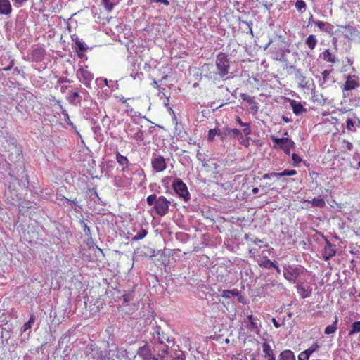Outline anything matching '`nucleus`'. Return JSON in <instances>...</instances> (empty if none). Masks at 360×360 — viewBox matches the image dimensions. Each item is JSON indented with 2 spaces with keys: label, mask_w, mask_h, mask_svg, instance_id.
I'll return each mask as SVG.
<instances>
[{
  "label": "nucleus",
  "mask_w": 360,
  "mask_h": 360,
  "mask_svg": "<svg viewBox=\"0 0 360 360\" xmlns=\"http://www.w3.org/2000/svg\"><path fill=\"white\" fill-rule=\"evenodd\" d=\"M215 65L217 68V72H210L208 77L213 80H217L225 77L229 72L230 63L225 53L219 52L216 56Z\"/></svg>",
  "instance_id": "1"
},
{
  "label": "nucleus",
  "mask_w": 360,
  "mask_h": 360,
  "mask_svg": "<svg viewBox=\"0 0 360 360\" xmlns=\"http://www.w3.org/2000/svg\"><path fill=\"white\" fill-rule=\"evenodd\" d=\"M146 201L148 205H154L153 209L158 216L163 217L168 213L170 201L165 196L158 197L152 194L147 197Z\"/></svg>",
  "instance_id": "2"
},
{
  "label": "nucleus",
  "mask_w": 360,
  "mask_h": 360,
  "mask_svg": "<svg viewBox=\"0 0 360 360\" xmlns=\"http://www.w3.org/2000/svg\"><path fill=\"white\" fill-rule=\"evenodd\" d=\"M285 43L283 41H272V40H270L265 49H266L267 46H271L269 49V53L271 55V58L274 60H278L285 58V52H290L289 49H285Z\"/></svg>",
  "instance_id": "3"
},
{
  "label": "nucleus",
  "mask_w": 360,
  "mask_h": 360,
  "mask_svg": "<svg viewBox=\"0 0 360 360\" xmlns=\"http://www.w3.org/2000/svg\"><path fill=\"white\" fill-rule=\"evenodd\" d=\"M168 345L158 338V340L155 341L153 351H149L148 356L153 360H163L168 353Z\"/></svg>",
  "instance_id": "4"
},
{
  "label": "nucleus",
  "mask_w": 360,
  "mask_h": 360,
  "mask_svg": "<svg viewBox=\"0 0 360 360\" xmlns=\"http://www.w3.org/2000/svg\"><path fill=\"white\" fill-rule=\"evenodd\" d=\"M243 323L248 331L259 334L262 324L259 318L254 316L253 314H249L243 320Z\"/></svg>",
  "instance_id": "5"
},
{
  "label": "nucleus",
  "mask_w": 360,
  "mask_h": 360,
  "mask_svg": "<svg viewBox=\"0 0 360 360\" xmlns=\"http://www.w3.org/2000/svg\"><path fill=\"white\" fill-rule=\"evenodd\" d=\"M306 269L302 266H288L284 271V278L290 282L295 283L296 280L302 276Z\"/></svg>",
  "instance_id": "6"
},
{
  "label": "nucleus",
  "mask_w": 360,
  "mask_h": 360,
  "mask_svg": "<svg viewBox=\"0 0 360 360\" xmlns=\"http://www.w3.org/2000/svg\"><path fill=\"white\" fill-rule=\"evenodd\" d=\"M88 65L81 67L77 72L79 81L87 88H91V82L94 78V74L87 70Z\"/></svg>",
  "instance_id": "7"
},
{
  "label": "nucleus",
  "mask_w": 360,
  "mask_h": 360,
  "mask_svg": "<svg viewBox=\"0 0 360 360\" xmlns=\"http://www.w3.org/2000/svg\"><path fill=\"white\" fill-rule=\"evenodd\" d=\"M271 140L274 143V146H278L286 154L289 155L290 149L295 146V143L289 138H276L271 136Z\"/></svg>",
  "instance_id": "8"
},
{
  "label": "nucleus",
  "mask_w": 360,
  "mask_h": 360,
  "mask_svg": "<svg viewBox=\"0 0 360 360\" xmlns=\"http://www.w3.org/2000/svg\"><path fill=\"white\" fill-rule=\"evenodd\" d=\"M172 187L176 193L184 201H188L190 199V193L188 191L187 186L181 180L177 179L174 181Z\"/></svg>",
  "instance_id": "9"
},
{
  "label": "nucleus",
  "mask_w": 360,
  "mask_h": 360,
  "mask_svg": "<svg viewBox=\"0 0 360 360\" xmlns=\"http://www.w3.org/2000/svg\"><path fill=\"white\" fill-rule=\"evenodd\" d=\"M125 131L131 138L136 141L143 140V134L141 129L136 124H127L125 127Z\"/></svg>",
  "instance_id": "10"
},
{
  "label": "nucleus",
  "mask_w": 360,
  "mask_h": 360,
  "mask_svg": "<svg viewBox=\"0 0 360 360\" xmlns=\"http://www.w3.org/2000/svg\"><path fill=\"white\" fill-rule=\"evenodd\" d=\"M151 165L155 172H162L167 168L166 160L161 155H154L151 159Z\"/></svg>",
  "instance_id": "11"
},
{
  "label": "nucleus",
  "mask_w": 360,
  "mask_h": 360,
  "mask_svg": "<svg viewBox=\"0 0 360 360\" xmlns=\"http://www.w3.org/2000/svg\"><path fill=\"white\" fill-rule=\"evenodd\" d=\"M335 32H341L346 39H352L356 35V28L351 25H339Z\"/></svg>",
  "instance_id": "12"
},
{
  "label": "nucleus",
  "mask_w": 360,
  "mask_h": 360,
  "mask_svg": "<svg viewBox=\"0 0 360 360\" xmlns=\"http://www.w3.org/2000/svg\"><path fill=\"white\" fill-rule=\"evenodd\" d=\"M336 254L335 245L330 243L328 240H326V245L323 250V258L327 261L330 258L335 256Z\"/></svg>",
  "instance_id": "13"
},
{
  "label": "nucleus",
  "mask_w": 360,
  "mask_h": 360,
  "mask_svg": "<svg viewBox=\"0 0 360 360\" xmlns=\"http://www.w3.org/2000/svg\"><path fill=\"white\" fill-rule=\"evenodd\" d=\"M296 288L298 294L302 298L304 299L311 296L312 289L309 285L301 282L297 283Z\"/></svg>",
  "instance_id": "14"
},
{
  "label": "nucleus",
  "mask_w": 360,
  "mask_h": 360,
  "mask_svg": "<svg viewBox=\"0 0 360 360\" xmlns=\"http://www.w3.org/2000/svg\"><path fill=\"white\" fill-rule=\"evenodd\" d=\"M295 79L299 87L305 88L307 86L308 80L307 77L304 75L300 69H295Z\"/></svg>",
  "instance_id": "15"
},
{
  "label": "nucleus",
  "mask_w": 360,
  "mask_h": 360,
  "mask_svg": "<svg viewBox=\"0 0 360 360\" xmlns=\"http://www.w3.org/2000/svg\"><path fill=\"white\" fill-rule=\"evenodd\" d=\"M116 160L120 166H121L122 171L127 172L129 170L130 162L126 156L121 155L118 151L116 153Z\"/></svg>",
  "instance_id": "16"
},
{
  "label": "nucleus",
  "mask_w": 360,
  "mask_h": 360,
  "mask_svg": "<svg viewBox=\"0 0 360 360\" xmlns=\"http://www.w3.org/2000/svg\"><path fill=\"white\" fill-rule=\"evenodd\" d=\"M359 86V82L356 79L352 78V76L347 75V80H346L345 84L343 85L342 89L343 91H348L355 89L356 88H357Z\"/></svg>",
  "instance_id": "17"
},
{
  "label": "nucleus",
  "mask_w": 360,
  "mask_h": 360,
  "mask_svg": "<svg viewBox=\"0 0 360 360\" xmlns=\"http://www.w3.org/2000/svg\"><path fill=\"white\" fill-rule=\"evenodd\" d=\"M262 347L265 360H276L274 351L268 342H264L262 344Z\"/></svg>",
  "instance_id": "18"
},
{
  "label": "nucleus",
  "mask_w": 360,
  "mask_h": 360,
  "mask_svg": "<svg viewBox=\"0 0 360 360\" xmlns=\"http://www.w3.org/2000/svg\"><path fill=\"white\" fill-rule=\"evenodd\" d=\"M319 348V345L317 342H314L305 351L301 352L298 356V360H308L309 356L314 353L316 350Z\"/></svg>",
  "instance_id": "19"
},
{
  "label": "nucleus",
  "mask_w": 360,
  "mask_h": 360,
  "mask_svg": "<svg viewBox=\"0 0 360 360\" xmlns=\"http://www.w3.org/2000/svg\"><path fill=\"white\" fill-rule=\"evenodd\" d=\"M13 8L9 0H0V14L10 15Z\"/></svg>",
  "instance_id": "20"
},
{
  "label": "nucleus",
  "mask_w": 360,
  "mask_h": 360,
  "mask_svg": "<svg viewBox=\"0 0 360 360\" xmlns=\"http://www.w3.org/2000/svg\"><path fill=\"white\" fill-rule=\"evenodd\" d=\"M321 58L327 62L334 64L338 62L336 56L333 54L329 49H326L321 54Z\"/></svg>",
  "instance_id": "21"
},
{
  "label": "nucleus",
  "mask_w": 360,
  "mask_h": 360,
  "mask_svg": "<svg viewBox=\"0 0 360 360\" xmlns=\"http://www.w3.org/2000/svg\"><path fill=\"white\" fill-rule=\"evenodd\" d=\"M290 105L293 112L297 115H300L302 112L306 110L300 102H297L295 100L291 101Z\"/></svg>",
  "instance_id": "22"
},
{
  "label": "nucleus",
  "mask_w": 360,
  "mask_h": 360,
  "mask_svg": "<svg viewBox=\"0 0 360 360\" xmlns=\"http://www.w3.org/2000/svg\"><path fill=\"white\" fill-rule=\"evenodd\" d=\"M224 135L225 136H230L231 138H233V139H240V137L242 136L241 134V131L236 129V128H234V129H230V128H226L225 129V131H224Z\"/></svg>",
  "instance_id": "23"
},
{
  "label": "nucleus",
  "mask_w": 360,
  "mask_h": 360,
  "mask_svg": "<svg viewBox=\"0 0 360 360\" xmlns=\"http://www.w3.org/2000/svg\"><path fill=\"white\" fill-rule=\"evenodd\" d=\"M278 360H295V356L291 350L286 349L280 354Z\"/></svg>",
  "instance_id": "24"
},
{
  "label": "nucleus",
  "mask_w": 360,
  "mask_h": 360,
  "mask_svg": "<svg viewBox=\"0 0 360 360\" xmlns=\"http://www.w3.org/2000/svg\"><path fill=\"white\" fill-rule=\"evenodd\" d=\"M275 264V262L268 259L266 256L264 257L259 262H258V264L260 266H262L268 269L273 268Z\"/></svg>",
  "instance_id": "25"
},
{
  "label": "nucleus",
  "mask_w": 360,
  "mask_h": 360,
  "mask_svg": "<svg viewBox=\"0 0 360 360\" xmlns=\"http://www.w3.org/2000/svg\"><path fill=\"white\" fill-rule=\"evenodd\" d=\"M317 39L315 35L310 34L306 39V44L310 50H313L317 44Z\"/></svg>",
  "instance_id": "26"
},
{
  "label": "nucleus",
  "mask_w": 360,
  "mask_h": 360,
  "mask_svg": "<svg viewBox=\"0 0 360 360\" xmlns=\"http://www.w3.org/2000/svg\"><path fill=\"white\" fill-rule=\"evenodd\" d=\"M236 295H239V290L236 288L232 290H224L221 292V297L227 299L236 297Z\"/></svg>",
  "instance_id": "27"
},
{
  "label": "nucleus",
  "mask_w": 360,
  "mask_h": 360,
  "mask_svg": "<svg viewBox=\"0 0 360 360\" xmlns=\"http://www.w3.org/2000/svg\"><path fill=\"white\" fill-rule=\"evenodd\" d=\"M68 101L70 103L77 105V104H80L82 98L78 92H72L70 96L68 98Z\"/></svg>",
  "instance_id": "28"
},
{
  "label": "nucleus",
  "mask_w": 360,
  "mask_h": 360,
  "mask_svg": "<svg viewBox=\"0 0 360 360\" xmlns=\"http://www.w3.org/2000/svg\"><path fill=\"white\" fill-rule=\"evenodd\" d=\"M338 316H335L333 323L328 326L325 328L324 333L326 335H330V334L335 333L338 328Z\"/></svg>",
  "instance_id": "29"
},
{
  "label": "nucleus",
  "mask_w": 360,
  "mask_h": 360,
  "mask_svg": "<svg viewBox=\"0 0 360 360\" xmlns=\"http://www.w3.org/2000/svg\"><path fill=\"white\" fill-rule=\"evenodd\" d=\"M309 203H311L313 207L323 208L326 206L325 200L323 198H314L312 200H305Z\"/></svg>",
  "instance_id": "30"
},
{
  "label": "nucleus",
  "mask_w": 360,
  "mask_h": 360,
  "mask_svg": "<svg viewBox=\"0 0 360 360\" xmlns=\"http://www.w3.org/2000/svg\"><path fill=\"white\" fill-rule=\"evenodd\" d=\"M360 332V321H356L351 325L348 335L351 336Z\"/></svg>",
  "instance_id": "31"
},
{
  "label": "nucleus",
  "mask_w": 360,
  "mask_h": 360,
  "mask_svg": "<svg viewBox=\"0 0 360 360\" xmlns=\"http://www.w3.org/2000/svg\"><path fill=\"white\" fill-rule=\"evenodd\" d=\"M148 233L146 229L141 228L138 233L132 238L133 240H139L143 239Z\"/></svg>",
  "instance_id": "32"
},
{
  "label": "nucleus",
  "mask_w": 360,
  "mask_h": 360,
  "mask_svg": "<svg viewBox=\"0 0 360 360\" xmlns=\"http://www.w3.org/2000/svg\"><path fill=\"white\" fill-rule=\"evenodd\" d=\"M240 96L243 101H246L250 105L257 104L254 98L248 94H240Z\"/></svg>",
  "instance_id": "33"
},
{
  "label": "nucleus",
  "mask_w": 360,
  "mask_h": 360,
  "mask_svg": "<svg viewBox=\"0 0 360 360\" xmlns=\"http://www.w3.org/2000/svg\"><path fill=\"white\" fill-rule=\"evenodd\" d=\"M101 4L105 7V10L108 12H110L115 6V4L110 2V0H101Z\"/></svg>",
  "instance_id": "34"
},
{
  "label": "nucleus",
  "mask_w": 360,
  "mask_h": 360,
  "mask_svg": "<svg viewBox=\"0 0 360 360\" xmlns=\"http://www.w3.org/2000/svg\"><path fill=\"white\" fill-rule=\"evenodd\" d=\"M75 44L77 46L76 51H79L81 52H84L87 50V47L85 46V44L84 42L82 41L79 39L77 38L75 39Z\"/></svg>",
  "instance_id": "35"
},
{
  "label": "nucleus",
  "mask_w": 360,
  "mask_h": 360,
  "mask_svg": "<svg viewBox=\"0 0 360 360\" xmlns=\"http://www.w3.org/2000/svg\"><path fill=\"white\" fill-rule=\"evenodd\" d=\"M342 148L345 150L351 151L353 150V145L347 140H343L342 142Z\"/></svg>",
  "instance_id": "36"
},
{
  "label": "nucleus",
  "mask_w": 360,
  "mask_h": 360,
  "mask_svg": "<svg viewBox=\"0 0 360 360\" xmlns=\"http://www.w3.org/2000/svg\"><path fill=\"white\" fill-rule=\"evenodd\" d=\"M274 177H275L276 179H279L281 177L280 172H271V173L264 174L262 176L263 179H270Z\"/></svg>",
  "instance_id": "37"
},
{
  "label": "nucleus",
  "mask_w": 360,
  "mask_h": 360,
  "mask_svg": "<svg viewBox=\"0 0 360 360\" xmlns=\"http://www.w3.org/2000/svg\"><path fill=\"white\" fill-rule=\"evenodd\" d=\"M35 321V318L34 315H31L28 321L25 323L23 326V331H26L27 330L30 329L32 326V324H33Z\"/></svg>",
  "instance_id": "38"
},
{
  "label": "nucleus",
  "mask_w": 360,
  "mask_h": 360,
  "mask_svg": "<svg viewBox=\"0 0 360 360\" xmlns=\"http://www.w3.org/2000/svg\"><path fill=\"white\" fill-rule=\"evenodd\" d=\"M281 177L290 176L297 174V171L295 169H285L282 172H280Z\"/></svg>",
  "instance_id": "39"
},
{
  "label": "nucleus",
  "mask_w": 360,
  "mask_h": 360,
  "mask_svg": "<svg viewBox=\"0 0 360 360\" xmlns=\"http://www.w3.org/2000/svg\"><path fill=\"white\" fill-rule=\"evenodd\" d=\"M116 98L118 99L119 101L122 102V103L126 105L127 108L129 107V103H127L128 101L132 100L134 101V98H124L122 95L116 96Z\"/></svg>",
  "instance_id": "40"
},
{
  "label": "nucleus",
  "mask_w": 360,
  "mask_h": 360,
  "mask_svg": "<svg viewBox=\"0 0 360 360\" xmlns=\"http://www.w3.org/2000/svg\"><path fill=\"white\" fill-rule=\"evenodd\" d=\"M295 6L296 9L300 12H302V10L303 9L304 10L307 7L305 2L302 0L297 1L295 3Z\"/></svg>",
  "instance_id": "41"
},
{
  "label": "nucleus",
  "mask_w": 360,
  "mask_h": 360,
  "mask_svg": "<svg viewBox=\"0 0 360 360\" xmlns=\"http://www.w3.org/2000/svg\"><path fill=\"white\" fill-rule=\"evenodd\" d=\"M217 134V131L216 129H210L208 134V139L212 141ZM218 136H220L221 139H224L222 134L220 132L218 133Z\"/></svg>",
  "instance_id": "42"
},
{
  "label": "nucleus",
  "mask_w": 360,
  "mask_h": 360,
  "mask_svg": "<svg viewBox=\"0 0 360 360\" xmlns=\"http://www.w3.org/2000/svg\"><path fill=\"white\" fill-rule=\"evenodd\" d=\"M250 137L246 136L243 138L242 136L240 137V143L245 146V148H248L250 146Z\"/></svg>",
  "instance_id": "43"
},
{
  "label": "nucleus",
  "mask_w": 360,
  "mask_h": 360,
  "mask_svg": "<svg viewBox=\"0 0 360 360\" xmlns=\"http://www.w3.org/2000/svg\"><path fill=\"white\" fill-rule=\"evenodd\" d=\"M62 114L63 115L64 120L67 122V124L72 126L73 124L70 119L68 111L65 109H63Z\"/></svg>",
  "instance_id": "44"
},
{
  "label": "nucleus",
  "mask_w": 360,
  "mask_h": 360,
  "mask_svg": "<svg viewBox=\"0 0 360 360\" xmlns=\"http://www.w3.org/2000/svg\"><path fill=\"white\" fill-rule=\"evenodd\" d=\"M333 72V70H325L322 72V78L324 82H326L328 80V76L331 74Z\"/></svg>",
  "instance_id": "45"
},
{
  "label": "nucleus",
  "mask_w": 360,
  "mask_h": 360,
  "mask_svg": "<svg viewBox=\"0 0 360 360\" xmlns=\"http://www.w3.org/2000/svg\"><path fill=\"white\" fill-rule=\"evenodd\" d=\"M292 159L293 160L294 165H297L302 162V158L296 153L292 154Z\"/></svg>",
  "instance_id": "46"
},
{
  "label": "nucleus",
  "mask_w": 360,
  "mask_h": 360,
  "mask_svg": "<svg viewBox=\"0 0 360 360\" xmlns=\"http://www.w3.org/2000/svg\"><path fill=\"white\" fill-rule=\"evenodd\" d=\"M354 127V124L353 120L351 118H348L346 121V127L349 131H353V127Z\"/></svg>",
  "instance_id": "47"
},
{
  "label": "nucleus",
  "mask_w": 360,
  "mask_h": 360,
  "mask_svg": "<svg viewBox=\"0 0 360 360\" xmlns=\"http://www.w3.org/2000/svg\"><path fill=\"white\" fill-rule=\"evenodd\" d=\"M314 24L322 31H324L326 23L323 21H314Z\"/></svg>",
  "instance_id": "48"
},
{
  "label": "nucleus",
  "mask_w": 360,
  "mask_h": 360,
  "mask_svg": "<svg viewBox=\"0 0 360 360\" xmlns=\"http://www.w3.org/2000/svg\"><path fill=\"white\" fill-rule=\"evenodd\" d=\"M333 28V26L331 24L327 23L324 31L330 34H334Z\"/></svg>",
  "instance_id": "49"
},
{
  "label": "nucleus",
  "mask_w": 360,
  "mask_h": 360,
  "mask_svg": "<svg viewBox=\"0 0 360 360\" xmlns=\"http://www.w3.org/2000/svg\"><path fill=\"white\" fill-rule=\"evenodd\" d=\"M245 127L243 129V132L246 136H248V135H250L251 134V129H250V123H248V126H245Z\"/></svg>",
  "instance_id": "50"
},
{
  "label": "nucleus",
  "mask_w": 360,
  "mask_h": 360,
  "mask_svg": "<svg viewBox=\"0 0 360 360\" xmlns=\"http://www.w3.org/2000/svg\"><path fill=\"white\" fill-rule=\"evenodd\" d=\"M14 64H15V63H14V60H11L9 61V64H8L7 66L4 67V68L2 69V70H4V71H8V70H11L13 68V67Z\"/></svg>",
  "instance_id": "51"
},
{
  "label": "nucleus",
  "mask_w": 360,
  "mask_h": 360,
  "mask_svg": "<svg viewBox=\"0 0 360 360\" xmlns=\"http://www.w3.org/2000/svg\"><path fill=\"white\" fill-rule=\"evenodd\" d=\"M258 253L259 251L256 248H252L249 249V254L252 257H255Z\"/></svg>",
  "instance_id": "52"
},
{
  "label": "nucleus",
  "mask_w": 360,
  "mask_h": 360,
  "mask_svg": "<svg viewBox=\"0 0 360 360\" xmlns=\"http://www.w3.org/2000/svg\"><path fill=\"white\" fill-rule=\"evenodd\" d=\"M150 2L161 3L165 6L169 5V2L168 0H150Z\"/></svg>",
  "instance_id": "53"
},
{
  "label": "nucleus",
  "mask_w": 360,
  "mask_h": 360,
  "mask_svg": "<svg viewBox=\"0 0 360 360\" xmlns=\"http://www.w3.org/2000/svg\"><path fill=\"white\" fill-rule=\"evenodd\" d=\"M236 122L241 127L248 126V122H243L240 117H236Z\"/></svg>",
  "instance_id": "54"
},
{
  "label": "nucleus",
  "mask_w": 360,
  "mask_h": 360,
  "mask_svg": "<svg viewBox=\"0 0 360 360\" xmlns=\"http://www.w3.org/2000/svg\"><path fill=\"white\" fill-rule=\"evenodd\" d=\"M9 60V58H7V56H2L1 58H0V63L1 65H6V61L5 60Z\"/></svg>",
  "instance_id": "55"
},
{
  "label": "nucleus",
  "mask_w": 360,
  "mask_h": 360,
  "mask_svg": "<svg viewBox=\"0 0 360 360\" xmlns=\"http://www.w3.org/2000/svg\"><path fill=\"white\" fill-rule=\"evenodd\" d=\"M250 241H251L252 243L255 244V245H257V244H259V243H262V242H263L262 240H260V239H259V238H251V239H250Z\"/></svg>",
  "instance_id": "56"
},
{
  "label": "nucleus",
  "mask_w": 360,
  "mask_h": 360,
  "mask_svg": "<svg viewBox=\"0 0 360 360\" xmlns=\"http://www.w3.org/2000/svg\"><path fill=\"white\" fill-rule=\"evenodd\" d=\"M63 199L68 202L69 203L70 205H75V202H76V200H70V199H68L66 197H63Z\"/></svg>",
  "instance_id": "57"
},
{
  "label": "nucleus",
  "mask_w": 360,
  "mask_h": 360,
  "mask_svg": "<svg viewBox=\"0 0 360 360\" xmlns=\"http://www.w3.org/2000/svg\"><path fill=\"white\" fill-rule=\"evenodd\" d=\"M250 108L255 112H257L259 110L257 104H252Z\"/></svg>",
  "instance_id": "58"
},
{
  "label": "nucleus",
  "mask_w": 360,
  "mask_h": 360,
  "mask_svg": "<svg viewBox=\"0 0 360 360\" xmlns=\"http://www.w3.org/2000/svg\"><path fill=\"white\" fill-rule=\"evenodd\" d=\"M271 321L275 328H278L281 326V324L276 320L275 318H273Z\"/></svg>",
  "instance_id": "59"
},
{
  "label": "nucleus",
  "mask_w": 360,
  "mask_h": 360,
  "mask_svg": "<svg viewBox=\"0 0 360 360\" xmlns=\"http://www.w3.org/2000/svg\"><path fill=\"white\" fill-rule=\"evenodd\" d=\"M151 85L156 89H160V85L158 84V82L155 79L153 80Z\"/></svg>",
  "instance_id": "60"
},
{
  "label": "nucleus",
  "mask_w": 360,
  "mask_h": 360,
  "mask_svg": "<svg viewBox=\"0 0 360 360\" xmlns=\"http://www.w3.org/2000/svg\"><path fill=\"white\" fill-rule=\"evenodd\" d=\"M15 4H17L18 6H21L23 3L27 1V0H13Z\"/></svg>",
  "instance_id": "61"
},
{
  "label": "nucleus",
  "mask_w": 360,
  "mask_h": 360,
  "mask_svg": "<svg viewBox=\"0 0 360 360\" xmlns=\"http://www.w3.org/2000/svg\"><path fill=\"white\" fill-rule=\"evenodd\" d=\"M236 297H238V300L240 303H244V297L240 295V292H239V295H236Z\"/></svg>",
  "instance_id": "62"
},
{
  "label": "nucleus",
  "mask_w": 360,
  "mask_h": 360,
  "mask_svg": "<svg viewBox=\"0 0 360 360\" xmlns=\"http://www.w3.org/2000/svg\"><path fill=\"white\" fill-rule=\"evenodd\" d=\"M56 105L58 106L61 112H63V109H65L63 106L61 104V102L60 101H56Z\"/></svg>",
  "instance_id": "63"
},
{
  "label": "nucleus",
  "mask_w": 360,
  "mask_h": 360,
  "mask_svg": "<svg viewBox=\"0 0 360 360\" xmlns=\"http://www.w3.org/2000/svg\"><path fill=\"white\" fill-rule=\"evenodd\" d=\"M278 274H281V269L279 268V266L275 264L274 266L273 267Z\"/></svg>",
  "instance_id": "64"
}]
</instances>
